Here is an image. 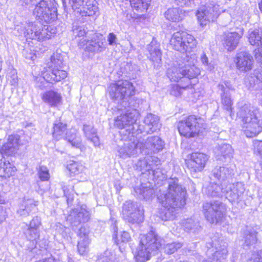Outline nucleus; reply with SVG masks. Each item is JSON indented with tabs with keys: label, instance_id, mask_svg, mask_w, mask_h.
I'll return each mask as SVG.
<instances>
[{
	"label": "nucleus",
	"instance_id": "nucleus-5",
	"mask_svg": "<svg viewBox=\"0 0 262 262\" xmlns=\"http://www.w3.org/2000/svg\"><path fill=\"white\" fill-rule=\"evenodd\" d=\"M137 115L136 110H127L125 113L115 118L114 126L119 129H125L124 130L121 131L120 133L127 135V138L134 137L135 135L142 133V126L135 123Z\"/></svg>",
	"mask_w": 262,
	"mask_h": 262
},
{
	"label": "nucleus",
	"instance_id": "nucleus-7",
	"mask_svg": "<svg viewBox=\"0 0 262 262\" xmlns=\"http://www.w3.org/2000/svg\"><path fill=\"white\" fill-rule=\"evenodd\" d=\"M57 5L55 0H41L35 5L33 14L40 21L51 23L57 18Z\"/></svg>",
	"mask_w": 262,
	"mask_h": 262
},
{
	"label": "nucleus",
	"instance_id": "nucleus-8",
	"mask_svg": "<svg viewBox=\"0 0 262 262\" xmlns=\"http://www.w3.org/2000/svg\"><path fill=\"white\" fill-rule=\"evenodd\" d=\"M178 128L181 135L187 138L194 137L205 129L204 121L201 117L190 115L180 121Z\"/></svg>",
	"mask_w": 262,
	"mask_h": 262
},
{
	"label": "nucleus",
	"instance_id": "nucleus-28",
	"mask_svg": "<svg viewBox=\"0 0 262 262\" xmlns=\"http://www.w3.org/2000/svg\"><path fill=\"white\" fill-rule=\"evenodd\" d=\"M184 31H178L173 34L170 40V45L175 50L185 53V41H184Z\"/></svg>",
	"mask_w": 262,
	"mask_h": 262
},
{
	"label": "nucleus",
	"instance_id": "nucleus-20",
	"mask_svg": "<svg viewBox=\"0 0 262 262\" xmlns=\"http://www.w3.org/2000/svg\"><path fill=\"white\" fill-rule=\"evenodd\" d=\"M19 146V136H9L8 142L4 144L0 148V152L2 155L12 156L17 152Z\"/></svg>",
	"mask_w": 262,
	"mask_h": 262
},
{
	"label": "nucleus",
	"instance_id": "nucleus-59",
	"mask_svg": "<svg viewBox=\"0 0 262 262\" xmlns=\"http://www.w3.org/2000/svg\"><path fill=\"white\" fill-rule=\"evenodd\" d=\"M200 59L202 62V63L208 67V69L211 70L212 69V66H211V63L209 62L208 58L206 56V54L203 53L201 55Z\"/></svg>",
	"mask_w": 262,
	"mask_h": 262
},
{
	"label": "nucleus",
	"instance_id": "nucleus-11",
	"mask_svg": "<svg viewBox=\"0 0 262 262\" xmlns=\"http://www.w3.org/2000/svg\"><path fill=\"white\" fill-rule=\"evenodd\" d=\"M48 29V27L43 26L40 23H29L26 27L25 34L27 38L42 41L51 38V33Z\"/></svg>",
	"mask_w": 262,
	"mask_h": 262
},
{
	"label": "nucleus",
	"instance_id": "nucleus-54",
	"mask_svg": "<svg viewBox=\"0 0 262 262\" xmlns=\"http://www.w3.org/2000/svg\"><path fill=\"white\" fill-rule=\"evenodd\" d=\"M69 3L71 4L73 9L74 10H78L81 8V7H83L84 5H86L89 3V0H69Z\"/></svg>",
	"mask_w": 262,
	"mask_h": 262
},
{
	"label": "nucleus",
	"instance_id": "nucleus-19",
	"mask_svg": "<svg viewBox=\"0 0 262 262\" xmlns=\"http://www.w3.org/2000/svg\"><path fill=\"white\" fill-rule=\"evenodd\" d=\"M40 225L41 220L38 216L33 217L29 225L26 224L24 233L28 240L33 241L39 238V227Z\"/></svg>",
	"mask_w": 262,
	"mask_h": 262
},
{
	"label": "nucleus",
	"instance_id": "nucleus-40",
	"mask_svg": "<svg viewBox=\"0 0 262 262\" xmlns=\"http://www.w3.org/2000/svg\"><path fill=\"white\" fill-rule=\"evenodd\" d=\"M154 159H157L155 157H149L147 159H143L139 160L136 164V169L138 170L142 171V173L149 170H152L154 169L153 165L150 163L152 162Z\"/></svg>",
	"mask_w": 262,
	"mask_h": 262
},
{
	"label": "nucleus",
	"instance_id": "nucleus-58",
	"mask_svg": "<svg viewBox=\"0 0 262 262\" xmlns=\"http://www.w3.org/2000/svg\"><path fill=\"white\" fill-rule=\"evenodd\" d=\"M130 239L131 237L129 233L126 231H123L120 235L119 241H121L122 243H127L130 241Z\"/></svg>",
	"mask_w": 262,
	"mask_h": 262
},
{
	"label": "nucleus",
	"instance_id": "nucleus-56",
	"mask_svg": "<svg viewBox=\"0 0 262 262\" xmlns=\"http://www.w3.org/2000/svg\"><path fill=\"white\" fill-rule=\"evenodd\" d=\"M73 33L79 37L85 36L88 32V28L84 26H78L73 29Z\"/></svg>",
	"mask_w": 262,
	"mask_h": 262
},
{
	"label": "nucleus",
	"instance_id": "nucleus-3",
	"mask_svg": "<svg viewBox=\"0 0 262 262\" xmlns=\"http://www.w3.org/2000/svg\"><path fill=\"white\" fill-rule=\"evenodd\" d=\"M139 245L135 251V257L137 261L145 262L149 259L151 254L159 250L162 246L161 241L153 231L146 234H141Z\"/></svg>",
	"mask_w": 262,
	"mask_h": 262
},
{
	"label": "nucleus",
	"instance_id": "nucleus-64",
	"mask_svg": "<svg viewBox=\"0 0 262 262\" xmlns=\"http://www.w3.org/2000/svg\"><path fill=\"white\" fill-rule=\"evenodd\" d=\"M28 51L27 50H24L23 51V54L24 56L28 59L34 60V55L31 53H28Z\"/></svg>",
	"mask_w": 262,
	"mask_h": 262
},
{
	"label": "nucleus",
	"instance_id": "nucleus-4",
	"mask_svg": "<svg viewBox=\"0 0 262 262\" xmlns=\"http://www.w3.org/2000/svg\"><path fill=\"white\" fill-rule=\"evenodd\" d=\"M111 98L126 108L130 106V97L134 95L135 88L127 80L119 81L111 83L108 88Z\"/></svg>",
	"mask_w": 262,
	"mask_h": 262
},
{
	"label": "nucleus",
	"instance_id": "nucleus-12",
	"mask_svg": "<svg viewBox=\"0 0 262 262\" xmlns=\"http://www.w3.org/2000/svg\"><path fill=\"white\" fill-rule=\"evenodd\" d=\"M143 143V140L139 138L138 140L126 141L123 145L119 146L118 149V156L123 159H126L132 156H136L139 153L142 152L141 145Z\"/></svg>",
	"mask_w": 262,
	"mask_h": 262
},
{
	"label": "nucleus",
	"instance_id": "nucleus-43",
	"mask_svg": "<svg viewBox=\"0 0 262 262\" xmlns=\"http://www.w3.org/2000/svg\"><path fill=\"white\" fill-rule=\"evenodd\" d=\"M184 41H185V53L190 52L196 47L197 41L190 34L184 32Z\"/></svg>",
	"mask_w": 262,
	"mask_h": 262
},
{
	"label": "nucleus",
	"instance_id": "nucleus-30",
	"mask_svg": "<svg viewBox=\"0 0 262 262\" xmlns=\"http://www.w3.org/2000/svg\"><path fill=\"white\" fill-rule=\"evenodd\" d=\"M52 136L56 140L66 138L67 133V125L61 122L60 120H56L53 123Z\"/></svg>",
	"mask_w": 262,
	"mask_h": 262
},
{
	"label": "nucleus",
	"instance_id": "nucleus-60",
	"mask_svg": "<svg viewBox=\"0 0 262 262\" xmlns=\"http://www.w3.org/2000/svg\"><path fill=\"white\" fill-rule=\"evenodd\" d=\"M254 55L257 61L262 63V47L255 49Z\"/></svg>",
	"mask_w": 262,
	"mask_h": 262
},
{
	"label": "nucleus",
	"instance_id": "nucleus-9",
	"mask_svg": "<svg viewBox=\"0 0 262 262\" xmlns=\"http://www.w3.org/2000/svg\"><path fill=\"white\" fill-rule=\"evenodd\" d=\"M202 209L207 221L211 224H216L225 216L227 208L225 204L219 201L213 200L204 202Z\"/></svg>",
	"mask_w": 262,
	"mask_h": 262
},
{
	"label": "nucleus",
	"instance_id": "nucleus-42",
	"mask_svg": "<svg viewBox=\"0 0 262 262\" xmlns=\"http://www.w3.org/2000/svg\"><path fill=\"white\" fill-rule=\"evenodd\" d=\"M158 212L159 217L164 221L173 220L176 216L177 210L171 207H163Z\"/></svg>",
	"mask_w": 262,
	"mask_h": 262
},
{
	"label": "nucleus",
	"instance_id": "nucleus-1",
	"mask_svg": "<svg viewBox=\"0 0 262 262\" xmlns=\"http://www.w3.org/2000/svg\"><path fill=\"white\" fill-rule=\"evenodd\" d=\"M259 115L258 110L249 103L239 106L237 117L242 122V128L247 137H253L261 130L262 120Z\"/></svg>",
	"mask_w": 262,
	"mask_h": 262
},
{
	"label": "nucleus",
	"instance_id": "nucleus-61",
	"mask_svg": "<svg viewBox=\"0 0 262 262\" xmlns=\"http://www.w3.org/2000/svg\"><path fill=\"white\" fill-rule=\"evenodd\" d=\"M97 262H114L112 258L109 257L107 253L100 256L97 260Z\"/></svg>",
	"mask_w": 262,
	"mask_h": 262
},
{
	"label": "nucleus",
	"instance_id": "nucleus-45",
	"mask_svg": "<svg viewBox=\"0 0 262 262\" xmlns=\"http://www.w3.org/2000/svg\"><path fill=\"white\" fill-rule=\"evenodd\" d=\"M140 205V204L136 202H133L130 201H126L125 203H124L122 208V213L124 218L125 219L130 215L133 212L136 211V209L138 208V206Z\"/></svg>",
	"mask_w": 262,
	"mask_h": 262
},
{
	"label": "nucleus",
	"instance_id": "nucleus-55",
	"mask_svg": "<svg viewBox=\"0 0 262 262\" xmlns=\"http://www.w3.org/2000/svg\"><path fill=\"white\" fill-rule=\"evenodd\" d=\"M38 175L41 181H47L49 179V173L48 168L45 166H40L38 171Z\"/></svg>",
	"mask_w": 262,
	"mask_h": 262
},
{
	"label": "nucleus",
	"instance_id": "nucleus-57",
	"mask_svg": "<svg viewBox=\"0 0 262 262\" xmlns=\"http://www.w3.org/2000/svg\"><path fill=\"white\" fill-rule=\"evenodd\" d=\"M89 228L88 227L84 226L81 227L79 229L77 235L79 238V239H81L83 238H89Z\"/></svg>",
	"mask_w": 262,
	"mask_h": 262
},
{
	"label": "nucleus",
	"instance_id": "nucleus-29",
	"mask_svg": "<svg viewBox=\"0 0 262 262\" xmlns=\"http://www.w3.org/2000/svg\"><path fill=\"white\" fill-rule=\"evenodd\" d=\"M181 63H174V65L168 68L167 71L168 77L171 81L183 83V73L182 72Z\"/></svg>",
	"mask_w": 262,
	"mask_h": 262
},
{
	"label": "nucleus",
	"instance_id": "nucleus-50",
	"mask_svg": "<svg viewBox=\"0 0 262 262\" xmlns=\"http://www.w3.org/2000/svg\"><path fill=\"white\" fill-rule=\"evenodd\" d=\"M182 246V244L180 242H173L164 245L163 249L165 253L170 254L174 253L178 249L181 248Z\"/></svg>",
	"mask_w": 262,
	"mask_h": 262
},
{
	"label": "nucleus",
	"instance_id": "nucleus-17",
	"mask_svg": "<svg viewBox=\"0 0 262 262\" xmlns=\"http://www.w3.org/2000/svg\"><path fill=\"white\" fill-rule=\"evenodd\" d=\"M143 140V143L141 145L142 152L145 154H149L152 152H158L163 148L164 141L158 136H151Z\"/></svg>",
	"mask_w": 262,
	"mask_h": 262
},
{
	"label": "nucleus",
	"instance_id": "nucleus-16",
	"mask_svg": "<svg viewBox=\"0 0 262 262\" xmlns=\"http://www.w3.org/2000/svg\"><path fill=\"white\" fill-rule=\"evenodd\" d=\"M103 39L95 38L88 40L82 38L78 42L80 48H84L85 52L92 53L101 52L105 49Z\"/></svg>",
	"mask_w": 262,
	"mask_h": 262
},
{
	"label": "nucleus",
	"instance_id": "nucleus-62",
	"mask_svg": "<svg viewBox=\"0 0 262 262\" xmlns=\"http://www.w3.org/2000/svg\"><path fill=\"white\" fill-rule=\"evenodd\" d=\"M117 40L116 35L113 33H110L107 36V40L110 45H114L116 43Z\"/></svg>",
	"mask_w": 262,
	"mask_h": 262
},
{
	"label": "nucleus",
	"instance_id": "nucleus-51",
	"mask_svg": "<svg viewBox=\"0 0 262 262\" xmlns=\"http://www.w3.org/2000/svg\"><path fill=\"white\" fill-rule=\"evenodd\" d=\"M131 6L138 11H143L147 10L149 3L143 0H130Z\"/></svg>",
	"mask_w": 262,
	"mask_h": 262
},
{
	"label": "nucleus",
	"instance_id": "nucleus-63",
	"mask_svg": "<svg viewBox=\"0 0 262 262\" xmlns=\"http://www.w3.org/2000/svg\"><path fill=\"white\" fill-rule=\"evenodd\" d=\"M6 212L5 209L0 206V224L4 222L6 219Z\"/></svg>",
	"mask_w": 262,
	"mask_h": 262
},
{
	"label": "nucleus",
	"instance_id": "nucleus-36",
	"mask_svg": "<svg viewBox=\"0 0 262 262\" xmlns=\"http://www.w3.org/2000/svg\"><path fill=\"white\" fill-rule=\"evenodd\" d=\"M219 90L222 91V103L224 105L225 109L230 114L232 112V100L231 99L230 95L229 93H228V91L225 88L223 84H219L218 85ZM231 115V114H230Z\"/></svg>",
	"mask_w": 262,
	"mask_h": 262
},
{
	"label": "nucleus",
	"instance_id": "nucleus-25",
	"mask_svg": "<svg viewBox=\"0 0 262 262\" xmlns=\"http://www.w3.org/2000/svg\"><path fill=\"white\" fill-rule=\"evenodd\" d=\"M37 205V202L32 199H24L19 205L17 214L22 217L28 216Z\"/></svg>",
	"mask_w": 262,
	"mask_h": 262
},
{
	"label": "nucleus",
	"instance_id": "nucleus-44",
	"mask_svg": "<svg viewBox=\"0 0 262 262\" xmlns=\"http://www.w3.org/2000/svg\"><path fill=\"white\" fill-rule=\"evenodd\" d=\"M248 39L251 45H262V32L259 30L249 31Z\"/></svg>",
	"mask_w": 262,
	"mask_h": 262
},
{
	"label": "nucleus",
	"instance_id": "nucleus-26",
	"mask_svg": "<svg viewBox=\"0 0 262 262\" xmlns=\"http://www.w3.org/2000/svg\"><path fill=\"white\" fill-rule=\"evenodd\" d=\"M144 123V130L147 134H150L156 131L160 126L158 116L150 113L147 114L145 117Z\"/></svg>",
	"mask_w": 262,
	"mask_h": 262
},
{
	"label": "nucleus",
	"instance_id": "nucleus-22",
	"mask_svg": "<svg viewBox=\"0 0 262 262\" xmlns=\"http://www.w3.org/2000/svg\"><path fill=\"white\" fill-rule=\"evenodd\" d=\"M242 34L233 32H225L223 36V45L224 47L229 51L235 49L238 44L239 40Z\"/></svg>",
	"mask_w": 262,
	"mask_h": 262
},
{
	"label": "nucleus",
	"instance_id": "nucleus-14",
	"mask_svg": "<svg viewBox=\"0 0 262 262\" xmlns=\"http://www.w3.org/2000/svg\"><path fill=\"white\" fill-rule=\"evenodd\" d=\"M188 156L187 167L191 171L195 172L202 171L209 159L207 155L199 152H192Z\"/></svg>",
	"mask_w": 262,
	"mask_h": 262
},
{
	"label": "nucleus",
	"instance_id": "nucleus-15",
	"mask_svg": "<svg viewBox=\"0 0 262 262\" xmlns=\"http://www.w3.org/2000/svg\"><path fill=\"white\" fill-rule=\"evenodd\" d=\"M234 61L236 68L241 72H247L253 67V57L247 51H243L236 53Z\"/></svg>",
	"mask_w": 262,
	"mask_h": 262
},
{
	"label": "nucleus",
	"instance_id": "nucleus-52",
	"mask_svg": "<svg viewBox=\"0 0 262 262\" xmlns=\"http://www.w3.org/2000/svg\"><path fill=\"white\" fill-rule=\"evenodd\" d=\"M66 139L70 143H71L72 146L79 148L81 147L82 143L81 139L76 135V133L75 132L74 133H72L71 136L69 134L66 137Z\"/></svg>",
	"mask_w": 262,
	"mask_h": 262
},
{
	"label": "nucleus",
	"instance_id": "nucleus-13",
	"mask_svg": "<svg viewBox=\"0 0 262 262\" xmlns=\"http://www.w3.org/2000/svg\"><path fill=\"white\" fill-rule=\"evenodd\" d=\"M207 247L208 248L207 255H212L213 257H210L203 262H221L226 258L228 251L224 244L221 245L219 241H216L207 243Z\"/></svg>",
	"mask_w": 262,
	"mask_h": 262
},
{
	"label": "nucleus",
	"instance_id": "nucleus-24",
	"mask_svg": "<svg viewBox=\"0 0 262 262\" xmlns=\"http://www.w3.org/2000/svg\"><path fill=\"white\" fill-rule=\"evenodd\" d=\"M90 217V214L86 209L81 207L79 210H74L69 216V220L71 221L72 224L77 226L81 222H88Z\"/></svg>",
	"mask_w": 262,
	"mask_h": 262
},
{
	"label": "nucleus",
	"instance_id": "nucleus-37",
	"mask_svg": "<svg viewBox=\"0 0 262 262\" xmlns=\"http://www.w3.org/2000/svg\"><path fill=\"white\" fill-rule=\"evenodd\" d=\"M94 2L92 0H89V3L84 5L83 7H81L77 12L81 14L82 16L96 15V13L98 12V8L96 5V2H95V4Z\"/></svg>",
	"mask_w": 262,
	"mask_h": 262
},
{
	"label": "nucleus",
	"instance_id": "nucleus-2",
	"mask_svg": "<svg viewBox=\"0 0 262 262\" xmlns=\"http://www.w3.org/2000/svg\"><path fill=\"white\" fill-rule=\"evenodd\" d=\"M168 184L166 192L161 194L158 199L163 207H169L177 210L186 204V191L179 184L178 179H170L168 181Z\"/></svg>",
	"mask_w": 262,
	"mask_h": 262
},
{
	"label": "nucleus",
	"instance_id": "nucleus-31",
	"mask_svg": "<svg viewBox=\"0 0 262 262\" xmlns=\"http://www.w3.org/2000/svg\"><path fill=\"white\" fill-rule=\"evenodd\" d=\"M83 131L86 139L92 142L95 147L100 145V141L96 129L92 125L84 124Z\"/></svg>",
	"mask_w": 262,
	"mask_h": 262
},
{
	"label": "nucleus",
	"instance_id": "nucleus-35",
	"mask_svg": "<svg viewBox=\"0 0 262 262\" xmlns=\"http://www.w3.org/2000/svg\"><path fill=\"white\" fill-rule=\"evenodd\" d=\"M183 83L179 84H172L170 86V94L175 97L181 96L183 91L188 88L191 85V81L188 78H183Z\"/></svg>",
	"mask_w": 262,
	"mask_h": 262
},
{
	"label": "nucleus",
	"instance_id": "nucleus-21",
	"mask_svg": "<svg viewBox=\"0 0 262 262\" xmlns=\"http://www.w3.org/2000/svg\"><path fill=\"white\" fill-rule=\"evenodd\" d=\"M213 152L217 160L226 162L232 157L233 149L230 144L221 143L217 144L214 147Z\"/></svg>",
	"mask_w": 262,
	"mask_h": 262
},
{
	"label": "nucleus",
	"instance_id": "nucleus-23",
	"mask_svg": "<svg viewBox=\"0 0 262 262\" xmlns=\"http://www.w3.org/2000/svg\"><path fill=\"white\" fill-rule=\"evenodd\" d=\"M234 175V169L230 167L216 166L212 171V176L221 182L228 180Z\"/></svg>",
	"mask_w": 262,
	"mask_h": 262
},
{
	"label": "nucleus",
	"instance_id": "nucleus-18",
	"mask_svg": "<svg viewBox=\"0 0 262 262\" xmlns=\"http://www.w3.org/2000/svg\"><path fill=\"white\" fill-rule=\"evenodd\" d=\"M245 191L244 185L242 183L230 184L224 189L226 198L231 202L241 200Z\"/></svg>",
	"mask_w": 262,
	"mask_h": 262
},
{
	"label": "nucleus",
	"instance_id": "nucleus-33",
	"mask_svg": "<svg viewBox=\"0 0 262 262\" xmlns=\"http://www.w3.org/2000/svg\"><path fill=\"white\" fill-rule=\"evenodd\" d=\"M61 99L60 94L53 91L47 92L42 96L43 101L51 106L58 105L61 102Z\"/></svg>",
	"mask_w": 262,
	"mask_h": 262
},
{
	"label": "nucleus",
	"instance_id": "nucleus-38",
	"mask_svg": "<svg viewBox=\"0 0 262 262\" xmlns=\"http://www.w3.org/2000/svg\"><path fill=\"white\" fill-rule=\"evenodd\" d=\"M15 170V167L9 161L0 160V177H10L14 174Z\"/></svg>",
	"mask_w": 262,
	"mask_h": 262
},
{
	"label": "nucleus",
	"instance_id": "nucleus-53",
	"mask_svg": "<svg viewBox=\"0 0 262 262\" xmlns=\"http://www.w3.org/2000/svg\"><path fill=\"white\" fill-rule=\"evenodd\" d=\"M136 192L139 193L145 200L149 199L154 194L153 189L148 188L147 187L137 189Z\"/></svg>",
	"mask_w": 262,
	"mask_h": 262
},
{
	"label": "nucleus",
	"instance_id": "nucleus-34",
	"mask_svg": "<svg viewBox=\"0 0 262 262\" xmlns=\"http://www.w3.org/2000/svg\"><path fill=\"white\" fill-rule=\"evenodd\" d=\"M184 16V11L180 8H169L165 12L166 18L173 22L182 20Z\"/></svg>",
	"mask_w": 262,
	"mask_h": 262
},
{
	"label": "nucleus",
	"instance_id": "nucleus-27",
	"mask_svg": "<svg viewBox=\"0 0 262 262\" xmlns=\"http://www.w3.org/2000/svg\"><path fill=\"white\" fill-rule=\"evenodd\" d=\"M147 49L149 53L148 58L153 62L154 67L158 68L161 64L162 56L159 45L156 42H151L148 45Z\"/></svg>",
	"mask_w": 262,
	"mask_h": 262
},
{
	"label": "nucleus",
	"instance_id": "nucleus-10",
	"mask_svg": "<svg viewBox=\"0 0 262 262\" xmlns=\"http://www.w3.org/2000/svg\"><path fill=\"white\" fill-rule=\"evenodd\" d=\"M219 15V5L213 1H209L202 5L198 10L196 16L201 26H204L213 21Z\"/></svg>",
	"mask_w": 262,
	"mask_h": 262
},
{
	"label": "nucleus",
	"instance_id": "nucleus-6",
	"mask_svg": "<svg viewBox=\"0 0 262 262\" xmlns=\"http://www.w3.org/2000/svg\"><path fill=\"white\" fill-rule=\"evenodd\" d=\"M63 65V58L61 54L54 53L51 57V61L48 68L42 72L43 78L48 82L54 83L60 81L67 77L66 71L60 69Z\"/></svg>",
	"mask_w": 262,
	"mask_h": 262
},
{
	"label": "nucleus",
	"instance_id": "nucleus-39",
	"mask_svg": "<svg viewBox=\"0 0 262 262\" xmlns=\"http://www.w3.org/2000/svg\"><path fill=\"white\" fill-rule=\"evenodd\" d=\"M225 188L216 183H210L206 188L205 193L211 197H220L224 193Z\"/></svg>",
	"mask_w": 262,
	"mask_h": 262
},
{
	"label": "nucleus",
	"instance_id": "nucleus-48",
	"mask_svg": "<svg viewBox=\"0 0 262 262\" xmlns=\"http://www.w3.org/2000/svg\"><path fill=\"white\" fill-rule=\"evenodd\" d=\"M257 232L254 229H250L247 231L245 234V242L247 245H253L257 241Z\"/></svg>",
	"mask_w": 262,
	"mask_h": 262
},
{
	"label": "nucleus",
	"instance_id": "nucleus-41",
	"mask_svg": "<svg viewBox=\"0 0 262 262\" xmlns=\"http://www.w3.org/2000/svg\"><path fill=\"white\" fill-rule=\"evenodd\" d=\"M125 220L132 224L142 222L144 220V210L143 207L140 205L138 206V208L136 209V211L133 212Z\"/></svg>",
	"mask_w": 262,
	"mask_h": 262
},
{
	"label": "nucleus",
	"instance_id": "nucleus-47",
	"mask_svg": "<svg viewBox=\"0 0 262 262\" xmlns=\"http://www.w3.org/2000/svg\"><path fill=\"white\" fill-rule=\"evenodd\" d=\"M67 168L71 174L77 175L83 171L84 169V166L79 162L74 161H69Z\"/></svg>",
	"mask_w": 262,
	"mask_h": 262
},
{
	"label": "nucleus",
	"instance_id": "nucleus-32",
	"mask_svg": "<svg viewBox=\"0 0 262 262\" xmlns=\"http://www.w3.org/2000/svg\"><path fill=\"white\" fill-rule=\"evenodd\" d=\"M188 62V60H187L186 62L181 63L182 72L183 73L184 78H188L190 80L200 74V70L194 64H190Z\"/></svg>",
	"mask_w": 262,
	"mask_h": 262
},
{
	"label": "nucleus",
	"instance_id": "nucleus-46",
	"mask_svg": "<svg viewBox=\"0 0 262 262\" xmlns=\"http://www.w3.org/2000/svg\"><path fill=\"white\" fill-rule=\"evenodd\" d=\"M185 230L195 232L201 228L199 223L193 219H188L183 223Z\"/></svg>",
	"mask_w": 262,
	"mask_h": 262
},
{
	"label": "nucleus",
	"instance_id": "nucleus-49",
	"mask_svg": "<svg viewBox=\"0 0 262 262\" xmlns=\"http://www.w3.org/2000/svg\"><path fill=\"white\" fill-rule=\"evenodd\" d=\"M90 242V238H83L79 240L77 244V249L80 254L83 255L88 252Z\"/></svg>",
	"mask_w": 262,
	"mask_h": 262
}]
</instances>
